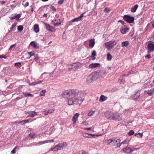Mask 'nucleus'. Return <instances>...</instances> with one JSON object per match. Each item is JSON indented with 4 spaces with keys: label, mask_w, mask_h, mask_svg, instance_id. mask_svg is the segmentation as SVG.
<instances>
[{
    "label": "nucleus",
    "mask_w": 154,
    "mask_h": 154,
    "mask_svg": "<svg viewBox=\"0 0 154 154\" xmlns=\"http://www.w3.org/2000/svg\"><path fill=\"white\" fill-rule=\"evenodd\" d=\"M105 115L107 119L110 120H113L114 113L109 112H106L105 113Z\"/></svg>",
    "instance_id": "6e6552de"
},
{
    "label": "nucleus",
    "mask_w": 154,
    "mask_h": 154,
    "mask_svg": "<svg viewBox=\"0 0 154 154\" xmlns=\"http://www.w3.org/2000/svg\"><path fill=\"white\" fill-rule=\"evenodd\" d=\"M79 154H88L87 152L84 151L83 150L79 152Z\"/></svg>",
    "instance_id": "58836bf2"
},
{
    "label": "nucleus",
    "mask_w": 154,
    "mask_h": 154,
    "mask_svg": "<svg viewBox=\"0 0 154 154\" xmlns=\"http://www.w3.org/2000/svg\"><path fill=\"white\" fill-rule=\"evenodd\" d=\"M121 31L122 34H124L125 33V26L122 27V29L121 30Z\"/></svg>",
    "instance_id": "2f4dec72"
},
{
    "label": "nucleus",
    "mask_w": 154,
    "mask_h": 154,
    "mask_svg": "<svg viewBox=\"0 0 154 154\" xmlns=\"http://www.w3.org/2000/svg\"><path fill=\"white\" fill-rule=\"evenodd\" d=\"M82 135L86 138H90V136H93L94 135V134H89L85 133H83L82 134Z\"/></svg>",
    "instance_id": "6ab92c4d"
},
{
    "label": "nucleus",
    "mask_w": 154,
    "mask_h": 154,
    "mask_svg": "<svg viewBox=\"0 0 154 154\" xmlns=\"http://www.w3.org/2000/svg\"><path fill=\"white\" fill-rule=\"evenodd\" d=\"M27 54L29 55V58H30L32 56H34L35 55L34 53L32 52H28L27 53Z\"/></svg>",
    "instance_id": "72a5a7b5"
},
{
    "label": "nucleus",
    "mask_w": 154,
    "mask_h": 154,
    "mask_svg": "<svg viewBox=\"0 0 154 154\" xmlns=\"http://www.w3.org/2000/svg\"><path fill=\"white\" fill-rule=\"evenodd\" d=\"M54 140H48V142H54Z\"/></svg>",
    "instance_id": "052dcab7"
},
{
    "label": "nucleus",
    "mask_w": 154,
    "mask_h": 154,
    "mask_svg": "<svg viewBox=\"0 0 154 154\" xmlns=\"http://www.w3.org/2000/svg\"><path fill=\"white\" fill-rule=\"evenodd\" d=\"M125 79V75L121 76L119 78V82L121 83H124Z\"/></svg>",
    "instance_id": "aec40b11"
},
{
    "label": "nucleus",
    "mask_w": 154,
    "mask_h": 154,
    "mask_svg": "<svg viewBox=\"0 0 154 154\" xmlns=\"http://www.w3.org/2000/svg\"><path fill=\"white\" fill-rule=\"evenodd\" d=\"M23 94L25 97H33V95L29 93H24Z\"/></svg>",
    "instance_id": "c85d7f7f"
},
{
    "label": "nucleus",
    "mask_w": 154,
    "mask_h": 154,
    "mask_svg": "<svg viewBox=\"0 0 154 154\" xmlns=\"http://www.w3.org/2000/svg\"><path fill=\"white\" fill-rule=\"evenodd\" d=\"M6 58V57H5V56H4L3 55H0V58Z\"/></svg>",
    "instance_id": "603ef678"
},
{
    "label": "nucleus",
    "mask_w": 154,
    "mask_h": 154,
    "mask_svg": "<svg viewBox=\"0 0 154 154\" xmlns=\"http://www.w3.org/2000/svg\"><path fill=\"white\" fill-rule=\"evenodd\" d=\"M147 50L148 53L154 51V42H150L148 44Z\"/></svg>",
    "instance_id": "20e7f679"
},
{
    "label": "nucleus",
    "mask_w": 154,
    "mask_h": 154,
    "mask_svg": "<svg viewBox=\"0 0 154 154\" xmlns=\"http://www.w3.org/2000/svg\"><path fill=\"white\" fill-rule=\"evenodd\" d=\"M16 23H14V24L12 25L11 27L10 28L11 30H12L16 26Z\"/></svg>",
    "instance_id": "ea45409f"
},
{
    "label": "nucleus",
    "mask_w": 154,
    "mask_h": 154,
    "mask_svg": "<svg viewBox=\"0 0 154 154\" xmlns=\"http://www.w3.org/2000/svg\"><path fill=\"white\" fill-rule=\"evenodd\" d=\"M15 65L16 66H20L21 65V63L20 62L18 63H15Z\"/></svg>",
    "instance_id": "49530a36"
},
{
    "label": "nucleus",
    "mask_w": 154,
    "mask_h": 154,
    "mask_svg": "<svg viewBox=\"0 0 154 154\" xmlns=\"http://www.w3.org/2000/svg\"><path fill=\"white\" fill-rule=\"evenodd\" d=\"M60 24V23L57 22L55 23L54 24V26H58Z\"/></svg>",
    "instance_id": "a18cd8bd"
},
{
    "label": "nucleus",
    "mask_w": 154,
    "mask_h": 154,
    "mask_svg": "<svg viewBox=\"0 0 154 154\" xmlns=\"http://www.w3.org/2000/svg\"><path fill=\"white\" fill-rule=\"evenodd\" d=\"M95 41L94 39H91L89 41V46L90 48H93L94 45Z\"/></svg>",
    "instance_id": "dca6fc26"
},
{
    "label": "nucleus",
    "mask_w": 154,
    "mask_h": 154,
    "mask_svg": "<svg viewBox=\"0 0 154 154\" xmlns=\"http://www.w3.org/2000/svg\"><path fill=\"white\" fill-rule=\"evenodd\" d=\"M138 133V136H141V137L142 136V134L140 133Z\"/></svg>",
    "instance_id": "680f3d73"
},
{
    "label": "nucleus",
    "mask_w": 154,
    "mask_h": 154,
    "mask_svg": "<svg viewBox=\"0 0 154 154\" xmlns=\"http://www.w3.org/2000/svg\"><path fill=\"white\" fill-rule=\"evenodd\" d=\"M134 133V131L133 130H131L128 133V134L129 135L131 136Z\"/></svg>",
    "instance_id": "4c0bfd02"
},
{
    "label": "nucleus",
    "mask_w": 154,
    "mask_h": 154,
    "mask_svg": "<svg viewBox=\"0 0 154 154\" xmlns=\"http://www.w3.org/2000/svg\"><path fill=\"white\" fill-rule=\"evenodd\" d=\"M91 55L92 56V57H91L92 60H95L96 58L95 56L96 55V52L95 51H93L91 54Z\"/></svg>",
    "instance_id": "a878e982"
},
{
    "label": "nucleus",
    "mask_w": 154,
    "mask_h": 154,
    "mask_svg": "<svg viewBox=\"0 0 154 154\" xmlns=\"http://www.w3.org/2000/svg\"><path fill=\"white\" fill-rule=\"evenodd\" d=\"M112 57V56L109 53H108L107 54L106 60L108 61H110Z\"/></svg>",
    "instance_id": "b1692460"
},
{
    "label": "nucleus",
    "mask_w": 154,
    "mask_h": 154,
    "mask_svg": "<svg viewBox=\"0 0 154 154\" xmlns=\"http://www.w3.org/2000/svg\"><path fill=\"white\" fill-rule=\"evenodd\" d=\"M150 57H151V56H150V54H148L145 57L147 58H149Z\"/></svg>",
    "instance_id": "bf43d9fd"
},
{
    "label": "nucleus",
    "mask_w": 154,
    "mask_h": 154,
    "mask_svg": "<svg viewBox=\"0 0 154 154\" xmlns=\"http://www.w3.org/2000/svg\"><path fill=\"white\" fill-rule=\"evenodd\" d=\"M129 44L128 42V41H126V47Z\"/></svg>",
    "instance_id": "0e129e2a"
},
{
    "label": "nucleus",
    "mask_w": 154,
    "mask_h": 154,
    "mask_svg": "<svg viewBox=\"0 0 154 154\" xmlns=\"http://www.w3.org/2000/svg\"><path fill=\"white\" fill-rule=\"evenodd\" d=\"M113 120H119L122 118V116L118 113H114Z\"/></svg>",
    "instance_id": "ddd939ff"
},
{
    "label": "nucleus",
    "mask_w": 154,
    "mask_h": 154,
    "mask_svg": "<svg viewBox=\"0 0 154 154\" xmlns=\"http://www.w3.org/2000/svg\"><path fill=\"white\" fill-rule=\"evenodd\" d=\"M25 114L26 116L27 115V114H28V115L27 116V117H33L35 116H36L37 115V112H35V111H27L25 112Z\"/></svg>",
    "instance_id": "423d86ee"
},
{
    "label": "nucleus",
    "mask_w": 154,
    "mask_h": 154,
    "mask_svg": "<svg viewBox=\"0 0 154 154\" xmlns=\"http://www.w3.org/2000/svg\"><path fill=\"white\" fill-rule=\"evenodd\" d=\"M75 64H72V66H73L74 67L75 69H77L78 68V67L79 65V63H77L75 65H74Z\"/></svg>",
    "instance_id": "e433bc0d"
},
{
    "label": "nucleus",
    "mask_w": 154,
    "mask_h": 154,
    "mask_svg": "<svg viewBox=\"0 0 154 154\" xmlns=\"http://www.w3.org/2000/svg\"><path fill=\"white\" fill-rule=\"evenodd\" d=\"M29 137L31 138H34L35 137V135L33 132H30L29 135Z\"/></svg>",
    "instance_id": "bb28decb"
},
{
    "label": "nucleus",
    "mask_w": 154,
    "mask_h": 154,
    "mask_svg": "<svg viewBox=\"0 0 154 154\" xmlns=\"http://www.w3.org/2000/svg\"><path fill=\"white\" fill-rule=\"evenodd\" d=\"M79 20H80L79 19V17H78L77 18H74V19H72V22H74L75 21H79Z\"/></svg>",
    "instance_id": "473e14b6"
},
{
    "label": "nucleus",
    "mask_w": 154,
    "mask_h": 154,
    "mask_svg": "<svg viewBox=\"0 0 154 154\" xmlns=\"http://www.w3.org/2000/svg\"><path fill=\"white\" fill-rule=\"evenodd\" d=\"M100 64L98 63H92L89 64L88 68L90 69H93L100 67Z\"/></svg>",
    "instance_id": "4468645a"
},
{
    "label": "nucleus",
    "mask_w": 154,
    "mask_h": 154,
    "mask_svg": "<svg viewBox=\"0 0 154 154\" xmlns=\"http://www.w3.org/2000/svg\"><path fill=\"white\" fill-rule=\"evenodd\" d=\"M83 14H81L78 17L80 20H81L82 18L83 17Z\"/></svg>",
    "instance_id": "8fccbe9b"
},
{
    "label": "nucleus",
    "mask_w": 154,
    "mask_h": 154,
    "mask_svg": "<svg viewBox=\"0 0 154 154\" xmlns=\"http://www.w3.org/2000/svg\"><path fill=\"white\" fill-rule=\"evenodd\" d=\"M135 136L137 137H139V136H138V133H135Z\"/></svg>",
    "instance_id": "338daca9"
},
{
    "label": "nucleus",
    "mask_w": 154,
    "mask_h": 154,
    "mask_svg": "<svg viewBox=\"0 0 154 154\" xmlns=\"http://www.w3.org/2000/svg\"><path fill=\"white\" fill-rule=\"evenodd\" d=\"M7 2V1H0V2L2 5L5 4Z\"/></svg>",
    "instance_id": "de8ad7c7"
},
{
    "label": "nucleus",
    "mask_w": 154,
    "mask_h": 154,
    "mask_svg": "<svg viewBox=\"0 0 154 154\" xmlns=\"http://www.w3.org/2000/svg\"><path fill=\"white\" fill-rule=\"evenodd\" d=\"M129 29L128 28L126 27V33L128 31Z\"/></svg>",
    "instance_id": "e2e57ef3"
},
{
    "label": "nucleus",
    "mask_w": 154,
    "mask_h": 154,
    "mask_svg": "<svg viewBox=\"0 0 154 154\" xmlns=\"http://www.w3.org/2000/svg\"><path fill=\"white\" fill-rule=\"evenodd\" d=\"M14 44L12 45L10 47V48H9V50H11V49L12 48L14 47Z\"/></svg>",
    "instance_id": "4d7b16f0"
},
{
    "label": "nucleus",
    "mask_w": 154,
    "mask_h": 154,
    "mask_svg": "<svg viewBox=\"0 0 154 154\" xmlns=\"http://www.w3.org/2000/svg\"><path fill=\"white\" fill-rule=\"evenodd\" d=\"M34 30L35 32L37 33L39 32V26L38 24H35L34 26Z\"/></svg>",
    "instance_id": "a211bd4d"
},
{
    "label": "nucleus",
    "mask_w": 154,
    "mask_h": 154,
    "mask_svg": "<svg viewBox=\"0 0 154 154\" xmlns=\"http://www.w3.org/2000/svg\"><path fill=\"white\" fill-rule=\"evenodd\" d=\"M79 91L76 89H68L62 92L61 94L63 97L67 99L69 105L81 104L83 100L82 97H77L79 94Z\"/></svg>",
    "instance_id": "f257e3e1"
},
{
    "label": "nucleus",
    "mask_w": 154,
    "mask_h": 154,
    "mask_svg": "<svg viewBox=\"0 0 154 154\" xmlns=\"http://www.w3.org/2000/svg\"><path fill=\"white\" fill-rule=\"evenodd\" d=\"M125 46V41L123 42H122V46L123 47Z\"/></svg>",
    "instance_id": "5fc2aeb1"
},
{
    "label": "nucleus",
    "mask_w": 154,
    "mask_h": 154,
    "mask_svg": "<svg viewBox=\"0 0 154 154\" xmlns=\"http://www.w3.org/2000/svg\"><path fill=\"white\" fill-rule=\"evenodd\" d=\"M15 149H13V150L11 151V152L12 153H15Z\"/></svg>",
    "instance_id": "13d9d810"
},
{
    "label": "nucleus",
    "mask_w": 154,
    "mask_h": 154,
    "mask_svg": "<svg viewBox=\"0 0 154 154\" xmlns=\"http://www.w3.org/2000/svg\"><path fill=\"white\" fill-rule=\"evenodd\" d=\"M118 22H120L123 25H124L125 23L123 21L121 20H119Z\"/></svg>",
    "instance_id": "864d4df0"
},
{
    "label": "nucleus",
    "mask_w": 154,
    "mask_h": 154,
    "mask_svg": "<svg viewBox=\"0 0 154 154\" xmlns=\"http://www.w3.org/2000/svg\"><path fill=\"white\" fill-rule=\"evenodd\" d=\"M138 7V5H136L132 7L131 10V11L132 12L134 13L136 12V10L137 9Z\"/></svg>",
    "instance_id": "5701e85b"
},
{
    "label": "nucleus",
    "mask_w": 154,
    "mask_h": 154,
    "mask_svg": "<svg viewBox=\"0 0 154 154\" xmlns=\"http://www.w3.org/2000/svg\"><path fill=\"white\" fill-rule=\"evenodd\" d=\"M126 153H129L135 151V150H137V149L135 148L134 149H132L128 147H126Z\"/></svg>",
    "instance_id": "f3484780"
},
{
    "label": "nucleus",
    "mask_w": 154,
    "mask_h": 154,
    "mask_svg": "<svg viewBox=\"0 0 154 154\" xmlns=\"http://www.w3.org/2000/svg\"><path fill=\"white\" fill-rule=\"evenodd\" d=\"M104 11H106V12H107L108 11H107V8H105V10H104Z\"/></svg>",
    "instance_id": "774afa93"
},
{
    "label": "nucleus",
    "mask_w": 154,
    "mask_h": 154,
    "mask_svg": "<svg viewBox=\"0 0 154 154\" xmlns=\"http://www.w3.org/2000/svg\"><path fill=\"white\" fill-rule=\"evenodd\" d=\"M114 140L115 141V142H112L111 145L112 146L116 145L118 147H119L121 145V143H120V139H118L116 140L114 138Z\"/></svg>",
    "instance_id": "f8f14e48"
},
{
    "label": "nucleus",
    "mask_w": 154,
    "mask_h": 154,
    "mask_svg": "<svg viewBox=\"0 0 154 154\" xmlns=\"http://www.w3.org/2000/svg\"><path fill=\"white\" fill-rule=\"evenodd\" d=\"M146 92H147V93L149 96H151L152 95L153 93H154V88L151 89L149 90H148L146 91Z\"/></svg>",
    "instance_id": "4be33fe9"
},
{
    "label": "nucleus",
    "mask_w": 154,
    "mask_h": 154,
    "mask_svg": "<svg viewBox=\"0 0 154 154\" xmlns=\"http://www.w3.org/2000/svg\"><path fill=\"white\" fill-rule=\"evenodd\" d=\"M46 91L45 90H42L40 92V96H44L45 95Z\"/></svg>",
    "instance_id": "7c9ffc66"
},
{
    "label": "nucleus",
    "mask_w": 154,
    "mask_h": 154,
    "mask_svg": "<svg viewBox=\"0 0 154 154\" xmlns=\"http://www.w3.org/2000/svg\"><path fill=\"white\" fill-rule=\"evenodd\" d=\"M115 40H112L106 42L105 43L106 48L107 50H110L113 48V47L116 44V42H115Z\"/></svg>",
    "instance_id": "7ed1b4c3"
},
{
    "label": "nucleus",
    "mask_w": 154,
    "mask_h": 154,
    "mask_svg": "<svg viewBox=\"0 0 154 154\" xmlns=\"http://www.w3.org/2000/svg\"><path fill=\"white\" fill-rule=\"evenodd\" d=\"M106 141V143L109 145H111V143H112V142H115V141L114 140V138L108 140Z\"/></svg>",
    "instance_id": "cd10ccee"
},
{
    "label": "nucleus",
    "mask_w": 154,
    "mask_h": 154,
    "mask_svg": "<svg viewBox=\"0 0 154 154\" xmlns=\"http://www.w3.org/2000/svg\"><path fill=\"white\" fill-rule=\"evenodd\" d=\"M97 79L98 76L97 72H92L86 78V82L88 83H90L94 82Z\"/></svg>",
    "instance_id": "f03ea898"
},
{
    "label": "nucleus",
    "mask_w": 154,
    "mask_h": 154,
    "mask_svg": "<svg viewBox=\"0 0 154 154\" xmlns=\"http://www.w3.org/2000/svg\"><path fill=\"white\" fill-rule=\"evenodd\" d=\"M23 29V26L21 25L17 26V29L19 32H21Z\"/></svg>",
    "instance_id": "c756f323"
},
{
    "label": "nucleus",
    "mask_w": 154,
    "mask_h": 154,
    "mask_svg": "<svg viewBox=\"0 0 154 154\" xmlns=\"http://www.w3.org/2000/svg\"><path fill=\"white\" fill-rule=\"evenodd\" d=\"M29 2H27L25 4L23 3V5L24 7L26 8L29 6Z\"/></svg>",
    "instance_id": "a19ab883"
},
{
    "label": "nucleus",
    "mask_w": 154,
    "mask_h": 154,
    "mask_svg": "<svg viewBox=\"0 0 154 154\" xmlns=\"http://www.w3.org/2000/svg\"><path fill=\"white\" fill-rule=\"evenodd\" d=\"M23 121H24V124H25V123L28 122H29V120H23Z\"/></svg>",
    "instance_id": "3c124183"
},
{
    "label": "nucleus",
    "mask_w": 154,
    "mask_h": 154,
    "mask_svg": "<svg viewBox=\"0 0 154 154\" xmlns=\"http://www.w3.org/2000/svg\"><path fill=\"white\" fill-rule=\"evenodd\" d=\"M94 112H89L88 114V116H92L93 115V114H94Z\"/></svg>",
    "instance_id": "79ce46f5"
},
{
    "label": "nucleus",
    "mask_w": 154,
    "mask_h": 154,
    "mask_svg": "<svg viewBox=\"0 0 154 154\" xmlns=\"http://www.w3.org/2000/svg\"><path fill=\"white\" fill-rule=\"evenodd\" d=\"M12 16V15L10 17V18L11 19L13 20V19H14L15 18H16V17L15 15L13 16Z\"/></svg>",
    "instance_id": "09e8293b"
},
{
    "label": "nucleus",
    "mask_w": 154,
    "mask_h": 154,
    "mask_svg": "<svg viewBox=\"0 0 154 154\" xmlns=\"http://www.w3.org/2000/svg\"><path fill=\"white\" fill-rule=\"evenodd\" d=\"M64 2V0H60L58 2V4L61 5L63 4Z\"/></svg>",
    "instance_id": "37998d69"
},
{
    "label": "nucleus",
    "mask_w": 154,
    "mask_h": 154,
    "mask_svg": "<svg viewBox=\"0 0 154 154\" xmlns=\"http://www.w3.org/2000/svg\"><path fill=\"white\" fill-rule=\"evenodd\" d=\"M43 81H36L32 83V85H35L41 83Z\"/></svg>",
    "instance_id": "f704fd0d"
},
{
    "label": "nucleus",
    "mask_w": 154,
    "mask_h": 154,
    "mask_svg": "<svg viewBox=\"0 0 154 154\" xmlns=\"http://www.w3.org/2000/svg\"><path fill=\"white\" fill-rule=\"evenodd\" d=\"M50 8L51 9H52L55 11H56V9H55L54 6L51 5L50 7Z\"/></svg>",
    "instance_id": "c03bdc74"
},
{
    "label": "nucleus",
    "mask_w": 154,
    "mask_h": 154,
    "mask_svg": "<svg viewBox=\"0 0 154 154\" xmlns=\"http://www.w3.org/2000/svg\"><path fill=\"white\" fill-rule=\"evenodd\" d=\"M46 29L49 31L53 32L55 31L54 28L52 26H51L49 24L46 23H44Z\"/></svg>",
    "instance_id": "9d476101"
},
{
    "label": "nucleus",
    "mask_w": 154,
    "mask_h": 154,
    "mask_svg": "<svg viewBox=\"0 0 154 154\" xmlns=\"http://www.w3.org/2000/svg\"><path fill=\"white\" fill-rule=\"evenodd\" d=\"M64 146V144L63 143H59L58 145H56L54 147L51 148V150L54 151H56L61 150L63 148Z\"/></svg>",
    "instance_id": "39448f33"
},
{
    "label": "nucleus",
    "mask_w": 154,
    "mask_h": 154,
    "mask_svg": "<svg viewBox=\"0 0 154 154\" xmlns=\"http://www.w3.org/2000/svg\"><path fill=\"white\" fill-rule=\"evenodd\" d=\"M80 116V114L79 113H76L75 114L72 119V121L73 122V124H75L76 123V121L78 120V119Z\"/></svg>",
    "instance_id": "9b49d317"
},
{
    "label": "nucleus",
    "mask_w": 154,
    "mask_h": 154,
    "mask_svg": "<svg viewBox=\"0 0 154 154\" xmlns=\"http://www.w3.org/2000/svg\"><path fill=\"white\" fill-rule=\"evenodd\" d=\"M16 18H17V20H19L20 18V17L21 16L19 14H15V15Z\"/></svg>",
    "instance_id": "c9c22d12"
},
{
    "label": "nucleus",
    "mask_w": 154,
    "mask_h": 154,
    "mask_svg": "<svg viewBox=\"0 0 154 154\" xmlns=\"http://www.w3.org/2000/svg\"><path fill=\"white\" fill-rule=\"evenodd\" d=\"M91 128H85V129L87 130H90L91 129Z\"/></svg>",
    "instance_id": "6e6d98bb"
},
{
    "label": "nucleus",
    "mask_w": 154,
    "mask_h": 154,
    "mask_svg": "<svg viewBox=\"0 0 154 154\" xmlns=\"http://www.w3.org/2000/svg\"><path fill=\"white\" fill-rule=\"evenodd\" d=\"M55 110V109L53 108L49 110H48L47 111H44L43 112V114L45 115H47L49 114H51Z\"/></svg>",
    "instance_id": "2eb2a0df"
},
{
    "label": "nucleus",
    "mask_w": 154,
    "mask_h": 154,
    "mask_svg": "<svg viewBox=\"0 0 154 154\" xmlns=\"http://www.w3.org/2000/svg\"><path fill=\"white\" fill-rule=\"evenodd\" d=\"M107 99V97L106 96H105L103 95H101L100 98V101L101 102H103L106 100Z\"/></svg>",
    "instance_id": "412c9836"
},
{
    "label": "nucleus",
    "mask_w": 154,
    "mask_h": 154,
    "mask_svg": "<svg viewBox=\"0 0 154 154\" xmlns=\"http://www.w3.org/2000/svg\"><path fill=\"white\" fill-rule=\"evenodd\" d=\"M134 17H132L128 15H126V21L129 23H132L134 22Z\"/></svg>",
    "instance_id": "0eeeda50"
},
{
    "label": "nucleus",
    "mask_w": 154,
    "mask_h": 154,
    "mask_svg": "<svg viewBox=\"0 0 154 154\" xmlns=\"http://www.w3.org/2000/svg\"><path fill=\"white\" fill-rule=\"evenodd\" d=\"M132 73H133L132 72H129L128 73V74H127V76H128L129 75L131 74Z\"/></svg>",
    "instance_id": "69168bd1"
},
{
    "label": "nucleus",
    "mask_w": 154,
    "mask_h": 154,
    "mask_svg": "<svg viewBox=\"0 0 154 154\" xmlns=\"http://www.w3.org/2000/svg\"><path fill=\"white\" fill-rule=\"evenodd\" d=\"M140 96V94L139 92V91H137L135 92L133 94L131 95V97L134 100H136L139 98Z\"/></svg>",
    "instance_id": "1a4fd4ad"
},
{
    "label": "nucleus",
    "mask_w": 154,
    "mask_h": 154,
    "mask_svg": "<svg viewBox=\"0 0 154 154\" xmlns=\"http://www.w3.org/2000/svg\"><path fill=\"white\" fill-rule=\"evenodd\" d=\"M30 45L33 46L34 48H36L38 47L37 46V44L34 41H32L31 42Z\"/></svg>",
    "instance_id": "393cba45"
}]
</instances>
